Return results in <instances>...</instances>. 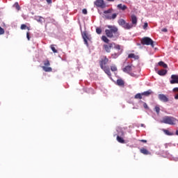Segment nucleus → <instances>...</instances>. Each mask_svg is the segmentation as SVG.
Masks as SVG:
<instances>
[{
  "label": "nucleus",
  "instance_id": "nucleus-1",
  "mask_svg": "<svg viewBox=\"0 0 178 178\" xmlns=\"http://www.w3.org/2000/svg\"><path fill=\"white\" fill-rule=\"evenodd\" d=\"M108 29L105 30V34L108 38H113L115 34L118 33V29L115 26L107 25Z\"/></svg>",
  "mask_w": 178,
  "mask_h": 178
},
{
  "label": "nucleus",
  "instance_id": "nucleus-2",
  "mask_svg": "<svg viewBox=\"0 0 178 178\" xmlns=\"http://www.w3.org/2000/svg\"><path fill=\"white\" fill-rule=\"evenodd\" d=\"M177 122V119L172 116H164L161 120V123H164L165 124H170V126H175Z\"/></svg>",
  "mask_w": 178,
  "mask_h": 178
},
{
  "label": "nucleus",
  "instance_id": "nucleus-3",
  "mask_svg": "<svg viewBox=\"0 0 178 178\" xmlns=\"http://www.w3.org/2000/svg\"><path fill=\"white\" fill-rule=\"evenodd\" d=\"M114 49H117V52L113 53L111 54L112 59H118L120 55H122V53L123 52V49H122V47L120 44L115 45Z\"/></svg>",
  "mask_w": 178,
  "mask_h": 178
},
{
  "label": "nucleus",
  "instance_id": "nucleus-4",
  "mask_svg": "<svg viewBox=\"0 0 178 178\" xmlns=\"http://www.w3.org/2000/svg\"><path fill=\"white\" fill-rule=\"evenodd\" d=\"M154 42V40H152L151 38L148 37H144L140 40V43L142 44V45H150L152 48H154V47H155Z\"/></svg>",
  "mask_w": 178,
  "mask_h": 178
},
{
  "label": "nucleus",
  "instance_id": "nucleus-5",
  "mask_svg": "<svg viewBox=\"0 0 178 178\" xmlns=\"http://www.w3.org/2000/svg\"><path fill=\"white\" fill-rule=\"evenodd\" d=\"M44 66H42V70L44 72H52V67L51 66V63H49V60L47 59L43 61Z\"/></svg>",
  "mask_w": 178,
  "mask_h": 178
},
{
  "label": "nucleus",
  "instance_id": "nucleus-6",
  "mask_svg": "<svg viewBox=\"0 0 178 178\" xmlns=\"http://www.w3.org/2000/svg\"><path fill=\"white\" fill-rule=\"evenodd\" d=\"M115 45H117V44H115V42L107 43L106 44L103 45V49H104V51H106V52L109 54V53H111L112 48H113V47H115Z\"/></svg>",
  "mask_w": 178,
  "mask_h": 178
},
{
  "label": "nucleus",
  "instance_id": "nucleus-7",
  "mask_svg": "<svg viewBox=\"0 0 178 178\" xmlns=\"http://www.w3.org/2000/svg\"><path fill=\"white\" fill-rule=\"evenodd\" d=\"M108 62L109 58H106V56H102L99 61L100 67H105V65H106Z\"/></svg>",
  "mask_w": 178,
  "mask_h": 178
},
{
  "label": "nucleus",
  "instance_id": "nucleus-8",
  "mask_svg": "<svg viewBox=\"0 0 178 178\" xmlns=\"http://www.w3.org/2000/svg\"><path fill=\"white\" fill-rule=\"evenodd\" d=\"M122 70L124 73H127L128 74H130V76H134V73L131 72L133 71V65H127Z\"/></svg>",
  "mask_w": 178,
  "mask_h": 178
},
{
  "label": "nucleus",
  "instance_id": "nucleus-9",
  "mask_svg": "<svg viewBox=\"0 0 178 178\" xmlns=\"http://www.w3.org/2000/svg\"><path fill=\"white\" fill-rule=\"evenodd\" d=\"M95 5L97 8H101L102 9L106 8V4H105V2L104 1V0H96L95 1Z\"/></svg>",
  "mask_w": 178,
  "mask_h": 178
},
{
  "label": "nucleus",
  "instance_id": "nucleus-10",
  "mask_svg": "<svg viewBox=\"0 0 178 178\" xmlns=\"http://www.w3.org/2000/svg\"><path fill=\"white\" fill-rule=\"evenodd\" d=\"M158 97L161 102H169V97H167L166 95L159 94Z\"/></svg>",
  "mask_w": 178,
  "mask_h": 178
},
{
  "label": "nucleus",
  "instance_id": "nucleus-11",
  "mask_svg": "<svg viewBox=\"0 0 178 178\" xmlns=\"http://www.w3.org/2000/svg\"><path fill=\"white\" fill-rule=\"evenodd\" d=\"M105 19L107 20H115V17H118V14L113 13V15L108 14L104 15Z\"/></svg>",
  "mask_w": 178,
  "mask_h": 178
},
{
  "label": "nucleus",
  "instance_id": "nucleus-12",
  "mask_svg": "<svg viewBox=\"0 0 178 178\" xmlns=\"http://www.w3.org/2000/svg\"><path fill=\"white\" fill-rule=\"evenodd\" d=\"M171 79L172 80L170 81V84H178V75L172 74Z\"/></svg>",
  "mask_w": 178,
  "mask_h": 178
},
{
  "label": "nucleus",
  "instance_id": "nucleus-13",
  "mask_svg": "<svg viewBox=\"0 0 178 178\" xmlns=\"http://www.w3.org/2000/svg\"><path fill=\"white\" fill-rule=\"evenodd\" d=\"M131 24L132 26H134V27H136V26H137V17L135 15H132L131 16Z\"/></svg>",
  "mask_w": 178,
  "mask_h": 178
},
{
  "label": "nucleus",
  "instance_id": "nucleus-14",
  "mask_svg": "<svg viewBox=\"0 0 178 178\" xmlns=\"http://www.w3.org/2000/svg\"><path fill=\"white\" fill-rule=\"evenodd\" d=\"M82 38L83 39V41H84L85 44L86 45H88V40H89V38H88V35H87V32L83 31L82 33Z\"/></svg>",
  "mask_w": 178,
  "mask_h": 178
},
{
  "label": "nucleus",
  "instance_id": "nucleus-15",
  "mask_svg": "<svg viewBox=\"0 0 178 178\" xmlns=\"http://www.w3.org/2000/svg\"><path fill=\"white\" fill-rule=\"evenodd\" d=\"M101 69H102V70H104V72L106 73V74H107V76H108V77H111V76H112V74L111 73V70L109 69V67H103Z\"/></svg>",
  "mask_w": 178,
  "mask_h": 178
},
{
  "label": "nucleus",
  "instance_id": "nucleus-16",
  "mask_svg": "<svg viewBox=\"0 0 178 178\" xmlns=\"http://www.w3.org/2000/svg\"><path fill=\"white\" fill-rule=\"evenodd\" d=\"M140 152L141 154H143V155H151V153L149 152V151H148V149L144 147L140 149Z\"/></svg>",
  "mask_w": 178,
  "mask_h": 178
},
{
  "label": "nucleus",
  "instance_id": "nucleus-17",
  "mask_svg": "<svg viewBox=\"0 0 178 178\" xmlns=\"http://www.w3.org/2000/svg\"><path fill=\"white\" fill-rule=\"evenodd\" d=\"M133 27H134L133 24L125 22V24L123 29H124L125 30H130V29H133Z\"/></svg>",
  "mask_w": 178,
  "mask_h": 178
},
{
  "label": "nucleus",
  "instance_id": "nucleus-18",
  "mask_svg": "<svg viewBox=\"0 0 178 178\" xmlns=\"http://www.w3.org/2000/svg\"><path fill=\"white\" fill-rule=\"evenodd\" d=\"M117 8L120 10H126V9H127V6L120 3L117 6Z\"/></svg>",
  "mask_w": 178,
  "mask_h": 178
},
{
  "label": "nucleus",
  "instance_id": "nucleus-19",
  "mask_svg": "<svg viewBox=\"0 0 178 178\" xmlns=\"http://www.w3.org/2000/svg\"><path fill=\"white\" fill-rule=\"evenodd\" d=\"M167 73H168V70H159L157 72V74L159 76H165Z\"/></svg>",
  "mask_w": 178,
  "mask_h": 178
},
{
  "label": "nucleus",
  "instance_id": "nucleus-20",
  "mask_svg": "<svg viewBox=\"0 0 178 178\" xmlns=\"http://www.w3.org/2000/svg\"><path fill=\"white\" fill-rule=\"evenodd\" d=\"M152 94V91L151 90L142 92V95H145V97H149Z\"/></svg>",
  "mask_w": 178,
  "mask_h": 178
},
{
  "label": "nucleus",
  "instance_id": "nucleus-21",
  "mask_svg": "<svg viewBox=\"0 0 178 178\" xmlns=\"http://www.w3.org/2000/svg\"><path fill=\"white\" fill-rule=\"evenodd\" d=\"M117 141L120 143V144H124V143H126L124 139H123V138L120 137V136H117Z\"/></svg>",
  "mask_w": 178,
  "mask_h": 178
},
{
  "label": "nucleus",
  "instance_id": "nucleus-22",
  "mask_svg": "<svg viewBox=\"0 0 178 178\" xmlns=\"http://www.w3.org/2000/svg\"><path fill=\"white\" fill-rule=\"evenodd\" d=\"M35 20H37L38 23L42 24V22H44V19L41 16H38L35 18Z\"/></svg>",
  "mask_w": 178,
  "mask_h": 178
},
{
  "label": "nucleus",
  "instance_id": "nucleus-23",
  "mask_svg": "<svg viewBox=\"0 0 178 178\" xmlns=\"http://www.w3.org/2000/svg\"><path fill=\"white\" fill-rule=\"evenodd\" d=\"M118 24L120 26H122V27H124V25L126 24V21L123 19H120L118 20Z\"/></svg>",
  "mask_w": 178,
  "mask_h": 178
},
{
  "label": "nucleus",
  "instance_id": "nucleus-24",
  "mask_svg": "<svg viewBox=\"0 0 178 178\" xmlns=\"http://www.w3.org/2000/svg\"><path fill=\"white\" fill-rule=\"evenodd\" d=\"M129 59H138V56H136L134 54H130L128 55Z\"/></svg>",
  "mask_w": 178,
  "mask_h": 178
},
{
  "label": "nucleus",
  "instance_id": "nucleus-25",
  "mask_svg": "<svg viewBox=\"0 0 178 178\" xmlns=\"http://www.w3.org/2000/svg\"><path fill=\"white\" fill-rule=\"evenodd\" d=\"M117 84H118V86H120L122 87V86H124V81L122 79H118Z\"/></svg>",
  "mask_w": 178,
  "mask_h": 178
},
{
  "label": "nucleus",
  "instance_id": "nucleus-26",
  "mask_svg": "<svg viewBox=\"0 0 178 178\" xmlns=\"http://www.w3.org/2000/svg\"><path fill=\"white\" fill-rule=\"evenodd\" d=\"M158 65L159 66H161L162 67H164V69H166L168 67V65L163 63V61L159 62Z\"/></svg>",
  "mask_w": 178,
  "mask_h": 178
},
{
  "label": "nucleus",
  "instance_id": "nucleus-27",
  "mask_svg": "<svg viewBox=\"0 0 178 178\" xmlns=\"http://www.w3.org/2000/svg\"><path fill=\"white\" fill-rule=\"evenodd\" d=\"M135 99H143V93H137L134 96Z\"/></svg>",
  "mask_w": 178,
  "mask_h": 178
},
{
  "label": "nucleus",
  "instance_id": "nucleus-28",
  "mask_svg": "<svg viewBox=\"0 0 178 178\" xmlns=\"http://www.w3.org/2000/svg\"><path fill=\"white\" fill-rule=\"evenodd\" d=\"M102 40L104 41V42H106V44H109V39L106 36L102 35Z\"/></svg>",
  "mask_w": 178,
  "mask_h": 178
},
{
  "label": "nucleus",
  "instance_id": "nucleus-29",
  "mask_svg": "<svg viewBox=\"0 0 178 178\" xmlns=\"http://www.w3.org/2000/svg\"><path fill=\"white\" fill-rule=\"evenodd\" d=\"M163 131L166 134L167 136H173V134L168 129H163Z\"/></svg>",
  "mask_w": 178,
  "mask_h": 178
},
{
  "label": "nucleus",
  "instance_id": "nucleus-30",
  "mask_svg": "<svg viewBox=\"0 0 178 178\" xmlns=\"http://www.w3.org/2000/svg\"><path fill=\"white\" fill-rule=\"evenodd\" d=\"M51 51H52L54 54H57V53H58V50H56V49H55V45L51 44Z\"/></svg>",
  "mask_w": 178,
  "mask_h": 178
},
{
  "label": "nucleus",
  "instance_id": "nucleus-31",
  "mask_svg": "<svg viewBox=\"0 0 178 178\" xmlns=\"http://www.w3.org/2000/svg\"><path fill=\"white\" fill-rule=\"evenodd\" d=\"M111 72H118V67L115 65L111 66Z\"/></svg>",
  "mask_w": 178,
  "mask_h": 178
},
{
  "label": "nucleus",
  "instance_id": "nucleus-32",
  "mask_svg": "<svg viewBox=\"0 0 178 178\" xmlns=\"http://www.w3.org/2000/svg\"><path fill=\"white\" fill-rule=\"evenodd\" d=\"M14 8H15L17 10H20V6H19V3H15L14 4Z\"/></svg>",
  "mask_w": 178,
  "mask_h": 178
},
{
  "label": "nucleus",
  "instance_id": "nucleus-33",
  "mask_svg": "<svg viewBox=\"0 0 178 178\" xmlns=\"http://www.w3.org/2000/svg\"><path fill=\"white\" fill-rule=\"evenodd\" d=\"M96 33H97V34H102V29L101 28H97L96 29Z\"/></svg>",
  "mask_w": 178,
  "mask_h": 178
},
{
  "label": "nucleus",
  "instance_id": "nucleus-34",
  "mask_svg": "<svg viewBox=\"0 0 178 178\" xmlns=\"http://www.w3.org/2000/svg\"><path fill=\"white\" fill-rule=\"evenodd\" d=\"M154 111L156 112L157 115H159V112L161 111V108H159V106H156L154 108Z\"/></svg>",
  "mask_w": 178,
  "mask_h": 178
},
{
  "label": "nucleus",
  "instance_id": "nucleus-35",
  "mask_svg": "<svg viewBox=\"0 0 178 178\" xmlns=\"http://www.w3.org/2000/svg\"><path fill=\"white\" fill-rule=\"evenodd\" d=\"M3 34H5V30L0 26V35H2Z\"/></svg>",
  "mask_w": 178,
  "mask_h": 178
},
{
  "label": "nucleus",
  "instance_id": "nucleus-36",
  "mask_svg": "<svg viewBox=\"0 0 178 178\" xmlns=\"http://www.w3.org/2000/svg\"><path fill=\"white\" fill-rule=\"evenodd\" d=\"M27 29V26L26 24L21 25V30H26Z\"/></svg>",
  "mask_w": 178,
  "mask_h": 178
},
{
  "label": "nucleus",
  "instance_id": "nucleus-37",
  "mask_svg": "<svg viewBox=\"0 0 178 178\" xmlns=\"http://www.w3.org/2000/svg\"><path fill=\"white\" fill-rule=\"evenodd\" d=\"M111 12H112V10L111 9H109V10H104V15H106L108 13H111Z\"/></svg>",
  "mask_w": 178,
  "mask_h": 178
},
{
  "label": "nucleus",
  "instance_id": "nucleus-38",
  "mask_svg": "<svg viewBox=\"0 0 178 178\" xmlns=\"http://www.w3.org/2000/svg\"><path fill=\"white\" fill-rule=\"evenodd\" d=\"M26 38H27L28 41H30V32L26 33Z\"/></svg>",
  "mask_w": 178,
  "mask_h": 178
},
{
  "label": "nucleus",
  "instance_id": "nucleus-39",
  "mask_svg": "<svg viewBox=\"0 0 178 178\" xmlns=\"http://www.w3.org/2000/svg\"><path fill=\"white\" fill-rule=\"evenodd\" d=\"M82 13H83V15H87V13H88L87 9L83 8V9L82 10Z\"/></svg>",
  "mask_w": 178,
  "mask_h": 178
},
{
  "label": "nucleus",
  "instance_id": "nucleus-40",
  "mask_svg": "<svg viewBox=\"0 0 178 178\" xmlns=\"http://www.w3.org/2000/svg\"><path fill=\"white\" fill-rule=\"evenodd\" d=\"M147 27H148V23L147 22H145L143 25V29L144 30H145V29H147Z\"/></svg>",
  "mask_w": 178,
  "mask_h": 178
},
{
  "label": "nucleus",
  "instance_id": "nucleus-41",
  "mask_svg": "<svg viewBox=\"0 0 178 178\" xmlns=\"http://www.w3.org/2000/svg\"><path fill=\"white\" fill-rule=\"evenodd\" d=\"M143 107L145 108V109H148V105L147 104V103H143Z\"/></svg>",
  "mask_w": 178,
  "mask_h": 178
},
{
  "label": "nucleus",
  "instance_id": "nucleus-42",
  "mask_svg": "<svg viewBox=\"0 0 178 178\" xmlns=\"http://www.w3.org/2000/svg\"><path fill=\"white\" fill-rule=\"evenodd\" d=\"M161 31H163V33H168V29L166 28H163Z\"/></svg>",
  "mask_w": 178,
  "mask_h": 178
},
{
  "label": "nucleus",
  "instance_id": "nucleus-43",
  "mask_svg": "<svg viewBox=\"0 0 178 178\" xmlns=\"http://www.w3.org/2000/svg\"><path fill=\"white\" fill-rule=\"evenodd\" d=\"M172 91H173L174 92H178V88H175L172 90Z\"/></svg>",
  "mask_w": 178,
  "mask_h": 178
},
{
  "label": "nucleus",
  "instance_id": "nucleus-44",
  "mask_svg": "<svg viewBox=\"0 0 178 178\" xmlns=\"http://www.w3.org/2000/svg\"><path fill=\"white\" fill-rule=\"evenodd\" d=\"M140 143H147V140H144V139L140 140Z\"/></svg>",
  "mask_w": 178,
  "mask_h": 178
},
{
  "label": "nucleus",
  "instance_id": "nucleus-45",
  "mask_svg": "<svg viewBox=\"0 0 178 178\" xmlns=\"http://www.w3.org/2000/svg\"><path fill=\"white\" fill-rule=\"evenodd\" d=\"M47 3H52V0H46Z\"/></svg>",
  "mask_w": 178,
  "mask_h": 178
},
{
  "label": "nucleus",
  "instance_id": "nucleus-46",
  "mask_svg": "<svg viewBox=\"0 0 178 178\" xmlns=\"http://www.w3.org/2000/svg\"><path fill=\"white\" fill-rule=\"evenodd\" d=\"M175 99H178V94L175 96Z\"/></svg>",
  "mask_w": 178,
  "mask_h": 178
},
{
  "label": "nucleus",
  "instance_id": "nucleus-47",
  "mask_svg": "<svg viewBox=\"0 0 178 178\" xmlns=\"http://www.w3.org/2000/svg\"><path fill=\"white\" fill-rule=\"evenodd\" d=\"M108 2H113L115 0H107Z\"/></svg>",
  "mask_w": 178,
  "mask_h": 178
},
{
  "label": "nucleus",
  "instance_id": "nucleus-48",
  "mask_svg": "<svg viewBox=\"0 0 178 178\" xmlns=\"http://www.w3.org/2000/svg\"><path fill=\"white\" fill-rule=\"evenodd\" d=\"M121 136H124V132L122 131L121 132Z\"/></svg>",
  "mask_w": 178,
  "mask_h": 178
},
{
  "label": "nucleus",
  "instance_id": "nucleus-49",
  "mask_svg": "<svg viewBox=\"0 0 178 178\" xmlns=\"http://www.w3.org/2000/svg\"><path fill=\"white\" fill-rule=\"evenodd\" d=\"M176 135L178 136V130L176 131Z\"/></svg>",
  "mask_w": 178,
  "mask_h": 178
},
{
  "label": "nucleus",
  "instance_id": "nucleus-50",
  "mask_svg": "<svg viewBox=\"0 0 178 178\" xmlns=\"http://www.w3.org/2000/svg\"><path fill=\"white\" fill-rule=\"evenodd\" d=\"M26 29H27V30L30 31V29L29 27L26 26Z\"/></svg>",
  "mask_w": 178,
  "mask_h": 178
}]
</instances>
